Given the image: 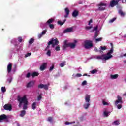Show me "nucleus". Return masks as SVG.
<instances>
[{"instance_id": "nucleus-24", "label": "nucleus", "mask_w": 126, "mask_h": 126, "mask_svg": "<svg viewBox=\"0 0 126 126\" xmlns=\"http://www.w3.org/2000/svg\"><path fill=\"white\" fill-rule=\"evenodd\" d=\"M112 125L113 126H119L120 125V121L115 120L113 122H112Z\"/></svg>"}, {"instance_id": "nucleus-52", "label": "nucleus", "mask_w": 126, "mask_h": 126, "mask_svg": "<svg viewBox=\"0 0 126 126\" xmlns=\"http://www.w3.org/2000/svg\"><path fill=\"white\" fill-rule=\"evenodd\" d=\"M16 42V40L15 39H13V40H12L11 43H12L13 44H14V45H16V44H15V42Z\"/></svg>"}, {"instance_id": "nucleus-12", "label": "nucleus", "mask_w": 126, "mask_h": 126, "mask_svg": "<svg viewBox=\"0 0 126 126\" xmlns=\"http://www.w3.org/2000/svg\"><path fill=\"white\" fill-rule=\"evenodd\" d=\"M110 114H111V112L109 111L105 110L103 112L102 116L104 118H108Z\"/></svg>"}, {"instance_id": "nucleus-61", "label": "nucleus", "mask_w": 126, "mask_h": 126, "mask_svg": "<svg viewBox=\"0 0 126 126\" xmlns=\"http://www.w3.org/2000/svg\"><path fill=\"white\" fill-rule=\"evenodd\" d=\"M17 126H20V125H19V124H17Z\"/></svg>"}, {"instance_id": "nucleus-59", "label": "nucleus", "mask_w": 126, "mask_h": 126, "mask_svg": "<svg viewBox=\"0 0 126 126\" xmlns=\"http://www.w3.org/2000/svg\"><path fill=\"white\" fill-rule=\"evenodd\" d=\"M95 37H97V36H98V34H97V33H95Z\"/></svg>"}, {"instance_id": "nucleus-6", "label": "nucleus", "mask_w": 126, "mask_h": 126, "mask_svg": "<svg viewBox=\"0 0 126 126\" xmlns=\"http://www.w3.org/2000/svg\"><path fill=\"white\" fill-rule=\"evenodd\" d=\"M115 106H117V109L120 110L122 109L123 106L121 104H123V98L120 95H117V100L114 101Z\"/></svg>"}, {"instance_id": "nucleus-46", "label": "nucleus", "mask_w": 126, "mask_h": 126, "mask_svg": "<svg viewBox=\"0 0 126 126\" xmlns=\"http://www.w3.org/2000/svg\"><path fill=\"white\" fill-rule=\"evenodd\" d=\"M54 68H55V66H54V65H52L50 67L49 70L50 71H52L54 69Z\"/></svg>"}, {"instance_id": "nucleus-43", "label": "nucleus", "mask_w": 126, "mask_h": 126, "mask_svg": "<svg viewBox=\"0 0 126 126\" xmlns=\"http://www.w3.org/2000/svg\"><path fill=\"white\" fill-rule=\"evenodd\" d=\"M115 20H116V18H114L110 20L109 22V23H113V22H114V21H115Z\"/></svg>"}, {"instance_id": "nucleus-22", "label": "nucleus", "mask_w": 126, "mask_h": 126, "mask_svg": "<svg viewBox=\"0 0 126 126\" xmlns=\"http://www.w3.org/2000/svg\"><path fill=\"white\" fill-rule=\"evenodd\" d=\"M25 114H26V111L22 110V111H21L19 116L20 117H21L22 118H23L24 116H25Z\"/></svg>"}, {"instance_id": "nucleus-9", "label": "nucleus", "mask_w": 126, "mask_h": 126, "mask_svg": "<svg viewBox=\"0 0 126 126\" xmlns=\"http://www.w3.org/2000/svg\"><path fill=\"white\" fill-rule=\"evenodd\" d=\"M106 50H107V46H101L99 49L95 47L94 51H95V52H98V53H102V51H106Z\"/></svg>"}, {"instance_id": "nucleus-28", "label": "nucleus", "mask_w": 126, "mask_h": 126, "mask_svg": "<svg viewBox=\"0 0 126 126\" xmlns=\"http://www.w3.org/2000/svg\"><path fill=\"white\" fill-rule=\"evenodd\" d=\"M90 73H91V74H95V73H97L98 72V70L96 69H94L92 71H90Z\"/></svg>"}, {"instance_id": "nucleus-32", "label": "nucleus", "mask_w": 126, "mask_h": 126, "mask_svg": "<svg viewBox=\"0 0 126 126\" xmlns=\"http://www.w3.org/2000/svg\"><path fill=\"white\" fill-rule=\"evenodd\" d=\"M96 59H97V60H103L104 61V55L97 56Z\"/></svg>"}, {"instance_id": "nucleus-18", "label": "nucleus", "mask_w": 126, "mask_h": 126, "mask_svg": "<svg viewBox=\"0 0 126 126\" xmlns=\"http://www.w3.org/2000/svg\"><path fill=\"white\" fill-rule=\"evenodd\" d=\"M117 4H118V1L113 0L110 2V6H111V7H114V6L117 5Z\"/></svg>"}, {"instance_id": "nucleus-11", "label": "nucleus", "mask_w": 126, "mask_h": 126, "mask_svg": "<svg viewBox=\"0 0 126 126\" xmlns=\"http://www.w3.org/2000/svg\"><path fill=\"white\" fill-rule=\"evenodd\" d=\"M35 80L31 81L29 82H28L26 85L27 87L28 88H30L31 87H33L34 85H35Z\"/></svg>"}, {"instance_id": "nucleus-33", "label": "nucleus", "mask_w": 126, "mask_h": 126, "mask_svg": "<svg viewBox=\"0 0 126 126\" xmlns=\"http://www.w3.org/2000/svg\"><path fill=\"white\" fill-rule=\"evenodd\" d=\"M75 122H68L66 121L65 122V125H72V124H74Z\"/></svg>"}, {"instance_id": "nucleus-56", "label": "nucleus", "mask_w": 126, "mask_h": 126, "mask_svg": "<svg viewBox=\"0 0 126 126\" xmlns=\"http://www.w3.org/2000/svg\"><path fill=\"white\" fill-rule=\"evenodd\" d=\"M83 76H88V77H90V75H87V74H84Z\"/></svg>"}, {"instance_id": "nucleus-1", "label": "nucleus", "mask_w": 126, "mask_h": 126, "mask_svg": "<svg viewBox=\"0 0 126 126\" xmlns=\"http://www.w3.org/2000/svg\"><path fill=\"white\" fill-rule=\"evenodd\" d=\"M19 108H23V110H27L28 108V99L26 95L18 98Z\"/></svg>"}, {"instance_id": "nucleus-17", "label": "nucleus", "mask_w": 126, "mask_h": 126, "mask_svg": "<svg viewBox=\"0 0 126 126\" xmlns=\"http://www.w3.org/2000/svg\"><path fill=\"white\" fill-rule=\"evenodd\" d=\"M47 67V63H43L40 67V69L41 71L45 70Z\"/></svg>"}, {"instance_id": "nucleus-23", "label": "nucleus", "mask_w": 126, "mask_h": 126, "mask_svg": "<svg viewBox=\"0 0 126 126\" xmlns=\"http://www.w3.org/2000/svg\"><path fill=\"white\" fill-rule=\"evenodd\" d=\"M6 119V115L3 114L0 116V122H2V120H5Z\"/></svg>"}, {"instance_id": "nucleus-7", "label": "nucleus", "mask_w": 126, "mask_h": 126, "mask_svg": "<svg viewBox=\"0 0 126 126\" xmlns=\"http://www.w3.org/2000/svg\"><path fill=\"white\" fill-rule=\"evenodd\" d=\"M84 47L86 49H90L93 46V44L92 43V41L90 40H86L85 41Z\"/></svg>"}, {"instance_id": "nucleus-42", "label": "nucleus", "mask_w": 126, "mask_h": 126, "mask_svg": "<svg viewBox=\"0 0 126 126\" xmlns=\"http://www.w3.org/2000/svg\"><path fill=\"white\" fill-rule=\"evenodd\" d=\"M1 91L3 92V93H4L6 91V89H5V87H1Z\"/></svg>"}, {"instance_id": "nucleus-16", "label": "nucleus", "mask_w": 126, "mask_h": 126, "mask_svg": "<svg viewBox=\"0 0 126 126\" xmlns=\"http://www.w3.org/2000/svg\"><path fill=\"white\" fill-rule=\"evenodd\" d=\"M119 78V74H111L110 75V79H117Z\"/></svg>"}, {"instance_id": "nucleus-14", "label": "nucleus", "mask_w": 126, "mask_h": 126, "mask_svg": "<svg viewBox=\"0 0 126 126\" xmlns=\"http://www.w3.org/2000/svg\"><path fill=\"white\" fill-rule=\"evenodd\" d=\"M73 30V29L72 28H68L65 29L63 31V34H66L67 33H70V32H72Z\"/></svg>"}, {"instance_id": "nucleus-25", "label": "nucleus", "mask_w": 126, "mask_h": 126, "mask_svg": "<svg viewBox=\"0 0 126 126\" xmlns=\"http://www.w3.org/2000/svg\"><path fill=\"white\" fill-rule=\"evenodd\" d=\"M118 13L120 15H121V16H124L125 15H126V13L122 10H119L118 11Z\"/></svg>"}, {"instance_id": "nucleus-50", "label": "nucleus", "mask_w": 126, "mask_h": 126, "mask_svg": "<svg viewBox=\"0 0 126 126\" xmlns=\"http://www.w3.org/2000/svg\"><path fill=\"white\" fill-rule=\"evenodd\" d=\"M56 51H60V46L57 45L55 48Z\"/></svg>"}, {"instance_id": "nucleus-38", "label": "nucleus", "mask_w": 126, "mask_h": 126, "mask_svg": "<svg viewBox=\"0 0 126 126\" xmlns=\"http://www.w3.org/2000/svg\"><path fill=\"white\" fill-rule=\"evenodd\" d=\"M49 27L50 29H54V28H55V26L54 25V24H49Z\"/></svg>"}, {"instance_id": "nucleus-62", "label": "nucleus", "mask_w": 126, "mask_h": 126, "mask_svg": "<svg viewBox=\"0 0 126 126\" xmlns=\"http://www.w3.org/2000/svg\"><path fill=\"white\" fill-rule=\"evenodd\" d=\"M125 2H126V0H125Z\"/></svg>"}, {"instance_id": "nucleus-21", "label": "nucleus", "mask_w": 126, "mask_h": 126, "mask_svg": "<svg viewBox=\"0 0 126 126\" xmlns=\"http://www.w3.org/2000/svg\"><path fill=\"white\" fill-rule=\"evenodd\" d=\"M12 65L11 64H9L7 65V71L8 73H10V72L11 71V68H12Z\"/></svg>"}, {"instance_id": "nucleus-27", "label": "nucleus", "mask_w": 126, "mask_h": 126, "mask_svg": "<svg viewBox=\"0 0 126 126\" xmlns=\"http://www.w3.org/2000/svg\"><path fill=\"white\" fill-rule=\"evenodd\" d=\"M38 75H39V72H33L32 74V77H35V76H38Z\"/></svg>"}, {"instance_id": "nucleus-39", "label": "nucleus", "mask_w": 126, "mask_h": 126, "mask_svg": "<svg viewBox=\"0 0 126 126\" xmlns=\"http://www.w3.org/2000/svg\"><path fill=\"white\" fill-rule=\"evenodd\" d=\"M47 121L50 123H53V117H49L47 119Z\"/></svg>"}, {"instance_id": "nucleus-15", "label": "nucleus", "mask_w": 126, "mask_h": 126, "mask_svg": "<svg viewBox=\"0 0 126 126\" xmlns=\"http://www.w3.org/2000/svg\"><path fill=\"white\" fill-rule=\"evenodd\" d=\"M64 11L65 13L64 17L65 18H66L68 17V15H69V12H70V11L69 10V8L67 7L64 9Z\"/></svg>"}, {"instance_id": "nucleus-8", "label": "nucleus", "mask_w": 126, "mask_h": 126, "mask_svg": "<svg viewBox=\"0 0 126 126\" xmlns=\"http://www.w3.org/2000/svg\"><path fill=\"white\" fill-rule=\"evenodd\" d=\"M106 6H107V4L103 2H101L98 4V10H105L106 9Z\"/></svg>"}, {"instance_id": "nucleus-20", "label": "nucleus", "mask_w": 126, "mask_h": 126, "mask_svg": "<svg viewBox=\"0 0 126 126\" xmlns=\"http://www.w3.org/2000/svg\"><path fill=\"white\" fill-rule=\"evenodd\" d=\"M102 103L103 106H110V102L106 101V100L103 99L102 100Z\"/></svg>"}, {"instance_id": "nucleus-37", "label": "nucleus", "mask_w": 126, "mask_h": 126, "mask_svg": "<svg viewBox=\"0 0 126 126\" xmlns=\"http://www.w3.org/2000/svg\"><path fill=\"white\" fill-rule=\"evenodd\" d=\"M43 95V94H39L38 96H37V100L38 101H40L42 99V96Z\"/></svg>"}, {"instance_id": "nucleus-54", "label": "nucleus", "mask_w": 126, "mask_h": 126, "mask_svg": "<svg viewBox=\"0 0 126 126\" xmlns=\"http://www.w3.org/2000/svg\"><path fill=\"white\" fill-rule=\"evenodd\" d=\"M98 30V26H95L94 29V31H97V30Z\"/></svg>"}, {"instance_id": "nucleus-34", "label": "nucleus", "mask_w": 126, "mask_h": 126, "mask_svg": "<svg viewBox=\"0 0 126 126\" xmlns=\"http://www.w3.org/2000/svg\"><path fill=\"white\" fill-rule=\"evenodd\" d=\"M66 21V20H64V21L63 22H62L61 21H59L58 22V24L59 25H63V24H64V22H65V21Z\"/></svg>"}, {"instance_id": "nucleus-19", "label": "nucleus", "mask_w": 126, "mask_h": 126, "mask_svg": "<svg viewBox=\"0 0 126 126\" xmlns=\"http://www.w3.org/2000/svg\"><path fill=\"white\" fill-rule=\"evenodd\" d=\"M38 103L37 102H34L32 104V110H36V108H37V105Z\"/></svg>"}, {"instance_id": "nucleus-40", "label": "nucleus", "mask_w": 126, "mask_h": 126, "mask_svg": "<svg viewBox=\"0 0 126 126\" xmlns=\"http://www.w3.org/2000/svg\"><path fill=\"white\" fill-rule=\"evenodd\" d=\"M86 30H90V29H91V28H92V25H90V26H87L85 27Z\"/></svg>"}, {"instance_id": "nucleus-55", "label": "nucleus", "mask_w": 126, "mask_h": 126, "mask_svg": "<svg viewBox=\"0 0 126 126\" xmlns=\"http://www.w3.org/2000/svg\"><path fill=\"white\" fill-rule=\"evenodd\" d=\"M31 75V74L30 73H28L26 75V77H30V76Z\"/></svg>"}, {"instance_id": "nucleus-2", "label": "nucleus", "mask_w": 126, "mask_h": 126, "mask_svg": "<svg viewBox=\"0 0 126 126\" xmlns=\"http://www.w3.org/2000/svg\"><path fill=\"white\" fill-rule=\"evenodd\" d=\"M59 44V41L58 39H52L50 40L48 43V46L45 49V51H46V55L48 57H51V51H52V48H51V45H52V47L54 48L55 46Z\"/></svg>"}, {"instance_id": "nucleus-60", "label": "nucleus", "mask_w": 126, "mask_h": 126, "mask_svg": "<svg viewBox=\"0 0 126 126\" xmlns=\"http://www.w3.org/2000/svg\"><path fill=\"white\" fill-rule=\"evenodd\" d=\"M124 63H126V60L124 61Z\"/></svg>"}, {"instance_id": "nucleus-5", "label": "nucleus", "mask_w": 126, "mask_h": 126, "mask_svg": "<svg viewBox=\"0 0 126 126\" xmlns=\"http://www.w3.org/2000/svg\"><path fill=\"white\" fill-rule=\"evenodd\" d=\"M110 45L111 46V49L106 54L103 55L104 61H108L109 60H111V59L113 58L112 54L114 53V46H113L112 43H111Z\"/></svg>"}, {"instance_id": "nucleus-31", "label": "nucleus", "mask_w": 126, "mask_h": 126, "mask_svg": "<svg viewBox=\"0 0 126 126\" xmlns=\"http://www.w3.org/2000/svg\"><path fill=\"white\" fill-rule=\"evenodd\" d=\"M72 76H73V77H81L82 75L79 73L76 74V75L74 74L72 75Z\"/></svg>"}, {"instance_id": "nucleus-13", "label": "nucleus", "mask_w": 126, "mask_h": 126, "mask_svg": "<svg viewBox=\"0 0 126 126\" xmlns=\"http://www.w3.org/2000/svg\"><path fill=\"white\" fill-rule=\"evenodd\" d=\"M4 109L6 111H11L12 110V106L11 104H6L4 106Z\"/></svg>"}, {"instance_id": "nucleus-57", "label": "nucleus", "mask_w": 126, "mask_h": 126, "mask_svg": "<svg viewBox=\"0 0 126 126\" xmlns=\"http://www.w3.org/2000/svg\"><path fill=\"white\" fill-rule=\"evenodd\" d=\"M123 96H126V92L123 94Z\"/></svg>"}, {"instance_id": "nucleus-10", "label": "nucleus", "mask_w": 126, "mask_h": 126, "mask_svg": "<svg viewBox=\"0 0 126 126\" xmlns=\"http://www.w3.org/2000/svg\"><path fill=\"white\" fill-rule=\"evenodd\" d=\"M50 86V84H41L38 85V88H41L45 89V90H48L49 89V87Z\"/></svg>"}, {"instance_id": "nucleus-45", "label": "nucleus", "mask_w": 126, "mask_h": 126, "mask_svg": "<svg viewBox=\"0 0 126 126\" xmlns=\"http://www.w3.org/2000/svg\"><path fill=\"white\" fill-rule=\"evenodd\" d=\"M120 58H123L124 57H126V53L123 54L121 53L120 55Z\"/></svg>"}, {"instance_id": "nucleus-58", "label": "nucleus", "mask_w": 126, "mask_h": 126, "mask_svg": "<svg viewBox=\"0 0 126 126\" xmlns=\"http://www.w3.org/2000/svg\"><path fill=\"white\" fill-rule=\"evenodd\" d=\"M116 1H117V2H118L119 1H121V0H117Z\"/></svg>"}, {"instance_id": "nucleus-4", "label": "nucleus", "mask_w": 126, "mask_h": 126, "mask_svg": "<svg viewBox=\"0 0 126 126\" xmlns=\"http://www.w3.org/2000/svg\"><path fill=\"white\" fill-rule=\"evenodd\" d=\"M90 99H91V94H86L84 97L85 103L83 104V108L87 110L90 106Z\"/></svg>"}, {"instance_id": "nucleus-41", "label": "nucleus", "mask_w": 126, "mask_h": 126, "mask_svg": "<svg viewBox=\"0 0 126 126\" xmlns=\"http://www.w3.org/2000/svg\"><path fill=\"white\" fill-rule=\"evenodd\" d=\"M31 56V53H28L25 55V58H27Z\"/></svg>"}, {"instance_id": "nucleus-26", "label": "nucleus", "mask_w": 126, "mask_h": 126, "mask_svg": "<svg viewBox=\"0 0 126 126\" xmlns=\"http://www.w3.org/2000/svg\"><path fill=\"white\" fill-rule=\"evenodd\" d=\"M78 15V11L77 10H74L72 13V16L73 17H76Z\"/></svg>"}, {"instance_id": "nucleus-35", "label": "nucleus", "mask_w": 126, "mask_h": 126, "mask_svg": "<svg viewBox=\"0 0 126 126\" xmlns=\"http://www.w3.org/2000/svg\"><path fill=\"white\" fill-rule=\"evenodd\" d=\"M82 86H85V85H87V81L84 80L81 83Z\"/></svg>"}, {"instance_id": "nucleus-53", "label": "nucleus", "mask_w": 126, "mask_h": 126, "mask_svg": "<svg viewBox=\"0 0 126 126\" xmlns=\"http://www.w3.org/2000/svg\"><path fill=\"white\" fill-rule=\"evenodd\" d=\"M93 22V21H92V19H90L89 21V23H88V25H90L91 24V23H92Z\"/></svg>"}, {"instance_id": "nucleus-47", "label": "nucleus", "mask_w": 126, "mask_h": 126, "mask_svg": "<svg viewBox=\"0 0 126 126\" xmlns=\"http://www.w3.org/2000/svg\"><path fill=\"white\" fill-rule=\"evenodd\" d=\"M34 42V39L31 38L29 41V44H33Z\"/></svg>"}, {"instance_id": "nucleus-30", "label": "nucleus", "mask_w": 126, "mask_h": 126, "mask_svg": "<svg viewBox=\"0 0 126 126\" xmlns=\"http://www.w3.org/2000/svg\"><path fill=\"white\" fill-rule=\"evenodd\" d=\"M102 40H103V38L99 37L98 38L95 39L94 40V42H95V43H98V42H101V41H102Z\"/></svg>"}, {"instance_id": "nucleus-29", "label": "nucleus", "mask_w": 126, "mask_h": 126, "mask_svg": "<svg viewBox=\"0 0 126 126\" xmlns=\"http://www.w3.org/2000/svg\"><path fill=\"white\" fill-rule=\"evenodd\" d=\"M54 19H49L46 22L47 24H51V23H53L54 22Z\"/></svg>"}, {"instance_id": "nucleus-3", "label": "nucleus", "mask_w": 126, "mask_h": 126, "mask_svg": "<svg viewBox=\"0 0 126 126\" xmlns=\"http://www.w3.org/2000/svg\"><path fill=\"white\" fill-rule=\"evenodd\" d=\"M78 42V40L73 39L72 42H68L67 40H64L63 45V49L66 48H70V49H74L76 47V44Z\"/></svg>"}, {"instance_id": "nucleus-44", "label": "nucleus", "mask_w": 126, "mask_h": 126, "mask_svg": "<svg viewBox=\"0 0 126 126\" xmlns=\"http://www.w3.org/2000/svg\"><path fill=\"white\" fill-rule=\"evenodd\" d=\"M7 81V82H8V83H11V81H12V78L10 77V78H8Z\"/></svg>"}, {"instance_id": "nucleus-49", "label": "nucleus", "mask_w": 126, "mask_h": 126, "mask_svg": "<svg viewBox=\"0 0 126 126\" xmlns=\"http://www.w3.org/2000/svg\"><path fill=\"white\" fill-rule=\"evenodd\" d=\"M38 39H41V38H42V37H43L42 34V33L38 34Z\"/></svg>"}, {"instance_id": "nucleus-36", "label": "nucleus", "mask_w": 126, "mask_h": 126, "mask_svg": "<svg viewBox=\"0 0 126 126\" xmlns=\"http://www.w3.org/2000/svg\"><path fill=\"white\" fill-rule=\"evenodd\" d=\"M64 65H65V62H62L60 64V66L61 67H63V66H64Z\"/></svg>"}, {"instance_id": "nucleus-48", "label": "nucleus", "mask_w": 126, "mask_h": 126, "mask_svg": "<svg viewBox=\"0 0 126 126\" xmlns=\"http://www.w3.org/2000/svg\"><path fill=\"white\" fill-rule=\"evenodd\" d=\"M47 33V30H44L42 31L41 34H42V35H46V33Z\"/></svg>"}, {"instance_id": "nucleus-51", "label": "nucleus", "mask_w": 126, "mask_h": 126, "mask_svg": "<svg viewBox=\"0 0 126 126\" xmlns=\"http://www.w3.org/2000/svg\"><path fill=\"white\" fill-rule=\"evenodd\" d=\"M18 41H19L20 42H22V37H19L18 38Z\"/></svg>"}]
</instances>
